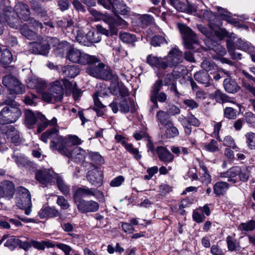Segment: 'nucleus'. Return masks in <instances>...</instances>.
<instances>
[{
	"label": "nucleus",
	"mask_w": 255,
	"mask_h": 255,
	"mask_svg": "<svg viewBox=\"0 0 255 255\" xmlns=\"http://www.w3.org/2000/svg\"><path fill=\"white\" fill-rule=\"evenodd\" d=\"M63 85L69 92H71L76 87L75 82H70L65 79L56 80L50 84L47 92L42 93V100L45 102L53 103L61 101L64 95Z\"/></svg>",
	"instance_id": "obj_1"
},
{
	"label": "nucleus",
	"mask_w": 255,
	"mask_h": 255,
	"mask_svg": "<svg viewBox=\"0 0 255 255\" xmlns=\"http://www.w3.org/2000/svg\"><path fill=\"white\" fill-rule=\"evenodd\" d=\"M30 14L28 5L22 2H17L13 9L7 7L4 11L5 21L13 28H18L21 22L20 19L28 21Z\"/></svg>",
	"instance_id": "obj_2"
},
{
	"label": "nucleus",
	"mask_w": 255,
	"mask_h": 255,
	"mask_svg": "<svg viewBox=\"0 0 255 255\" xmlns=\"http://www.w3.org/2000/svg\"><path fill=\"white\" fill-rule=\"evenodd\" d=\"M41 140L47 143L50 139V148L52 150H57L64 155H69L67 137H63L59 134L58 130L53 128L43 132L40 137Z\"/></svg>",
	"instance_id": "obj_3"
},
{
	"label": "nucleus",
	"mask_w": 255,
	"mask_h": 255,
	"mask_svg": "<svg viewBox=\"0 0 255 255\" xmlns=\"http://www.w3.org/2000/svg\"><path fill=\"white\" fill-rule=\"evenodd\" d=\"M6 105L0 112V124L5 125L16 122L21 116L18 104L15 101L5 100L1 105Z\"/></svg>",
	"instance_id": "obj_4"
},
{
	"label": "nucleus",
	"mask_w": 255,
	"mask_h": 255,
	"mask_svg": "<svg viewBox=\"0 0 255 255\" xmlns=\"http://www.w3.org/2000/svg\"><path fill=\"white\" fill-rule=\"evenodd\" d=\"M67 58L72 63L81 65L94 64L99 62V59L96 56L90 55L74 48L69 51Z\"/></svg>",
	"instance_id": "obj_5"
},
{
	"label": "nucleus",
	"mask_w": 255,
	"mask_h": 255,
	"mask_svg": "<svg viewBox=\"0 0 255 255\" xmlns=\"http://www.w3.org/2000/svg\"><path fill=\"white\" fill-rule=\"evenodd\" d=\"M178 27L184 39L186 48L198 50L199 48L198 38L192 30L184 24H178Z\"/></svg>",
	"instance_id": "obj_6"
},
{
	"label": "nucleus",
	"mask_w": 255,
	"mask_h": 255,
	"mask_svg": "<svg viewBox=\"0 0 255 255\" xmlns=\"http://www.w3.org/2000/svg\"><path fill=\"white\" fill-rule=\"evenodd\" d=\"M98 65L94 66V64H90L86 68L87 72L90 75L97 78L105 80H108L112 78V72L111 70L106 67L103 63L97 62Z\"/></svg>",
	"instance_id": "obj_7"
},
{
	"label": "nucleus",
	"mask_w": 255,
	"mask_h": 255,
	"mask_svg": "<svg viewBox=\"0 0 255 255\" xmlns=\"http://www.w3.org/2000/svg\"><path fill=\"white\" fill-rule=\"evenodd\" d=\"M163 85L162 80H157L152 86L150 90V98L156 108H158L157 101L161 103L165 102L167 100V95L164 92H159Z\"/></svg>",
	"instance_id": "obj_8"
},
{
	"label": "nucleus",
	"mask_w": 255,
	"mask_h": 255,
	"mask_svg": "<svg viewBox=\"0 0 255 255\" xmlns=\"http://www.w3.org/2000/svg\"><path fill=\"white\" fill-rule=\"evenodd\" d=\"M90 196H94L99 200L103 199L104 198L103 194L100 191L96 188H89L86 187L78 188L73 195L76 202H79L82 197Z\"/></svg>",
	"instance_id": "obj_9"
},
{
	"label": "nucleus",
	"mask_w": 255,
	"mask_h": 255,
	"mask_svg": "<svg viewBox=\"0 0 255 255\" xmlns=\"http://www.w3.org/2000/svg\"><path fill=\"white\" fill-rule=\"evenodd\" d=\"M128 95V92L125 90L122 94V97L119 100L115 99L110 104V106L114 113H117L119 110L122 113H128L129 107L128 102L125 98Z\"/></svg>",
	"instance_id": "obj_10"
},
{
	"label": "nucleus",
	"mask_w": 255,
	"mask_h": 255,
	"mask_svg": "<svg viewBox=\"0 0 255 255\" xmlns=\"http://www.w3.org/2000/svg\"><path fill=\"white\" fill-rule=\"evenodd\" d=\"M17 194L16 198V203L19 208L31 207V196L27 189L20 187L18 189Z\"/></svg>",
	"instance_id": "obj_11"
},
{
	"label": "nucleus",
	"mask_w": 255,
	"mask_h": 255,
	"mask_svg": "<svg viewBox=\"0 0 255 255\" xmlns=\"http://www.w3.org/2000/svg\"><path fill=\"white\" fill-rule=\"evenodd\" d=\"M54 175L55 173L49 169L40 170L35 173L36 179L46 186L54 183Z\"/></svg>",
	"instance_id": "obj_12"
},
{
	"label": "nucleus",
	"mask_w": 255,
	"mask_h": 255,
	"mask_svg": "<svg viewBox=\"0 0 255 255\" xmlns=\"http://www.w3.org/2000/svg\"><path fill=\"white\" fill-rule=\"evenodd\" d=\"M15 192L14 184L10 181L5 180L0 184V199L3 198L6 200L11 199Z\"/></svg>",
	"instance_id": "obj_13"
},
{
	"label": "nucleus",
	"mask_w": 255,
	"mask_h": 255,
	"mask_svg": "<svg viewBox=\"0 0 255 255\" xmlns=\"http://www.w3.org/2000/svg\"><path fill=\"white\" fill-rule=\"evenodd\" d=\"M78 210L82 213L95 212L99 209V204L93 200H80L77 204Z\"/></svg>",
	"instance_id": "obj_14"
},
{
	"label": "nucleus",
	"mask_w": 255,
	"mask_h": 255,
	"mask_svg": "<svg viewBox=\"0 0 255 255\" xmlns=\"http://www.w3.org/2000/svg\"><path fill=\"white\" fill-rule=\"evenodd\" d=\"M29 46L32 53L46 55L48 53L50 45L46 40L42 39L40 42H30Z\"/></svg>",
	"instance_id": "obj_15"
},
{
	"label": "nucleus",
	"mask_w": 255,
	"mask_h": 255,
	"mask_svg": "<svg viewBox=\"0 0 255 255\" xmlns=\"http://www.w3.org/2000/svg\"><path fill=\"white\" fill-rule=\"evenodd\" d=\"M103 172L97 168H94L88 172L87 179L95 186H100L103 183Z\"/></svg>",
	"instance_id": "obj_16"
},
{
	"label": "nucleus",
	"mask_w": 255,
	"mask_h": 255,
	"mask_svg": "<svg viewBox=\"0 0 255 255\" xmlns=\"http://www.w3.org/2000/svg\"><path fill=\"white\" fill-rule=\"evenodd\" d=\"M182 53L178 48H173L170 51L167 57L168 66H175L182 61Z\"/></svg>",
	"instance_id": "obj_17"
},
{
	"label": "nucleus",
	"mask_w": 255,
	"mask_h": 255,
	"mask_svg": "<svg viewBox=\"0 0 255 255\" xmlns=\"http://www.w3.org/2000/svg\"><path fill=\"white\" fill-rule=\"evenodd\" d=\"M49 45L54 47V50L57 54H63L69 47V44L67 41L59 42L56 38H50L48 40Z\"/></svg>",
	"instance_id": "obj_18"
},
{
	"label": "nucleus",
	"mask_w": 255,
	"mask_h": 255,
	"mask_svg": "<svg viewBox=\"0 0 255 255\" xmlns=\"http://www.w3.org/2000/svg\"><path fill=\"white\" fill-rule=\"evenodd\" d=\"M146 62L151 67L158 69H166L168 67V64L164 59L152 55H149L147 57Z\"/></svg>",
	"instance_id": "obj_19"
},
{
	"label": "nucleus",
	"mask_w": 255,
	"mask_h": 255,
	"mask_svg": "<svg viewBox=\"0 0 255 255\" xmlns=\"http://www.w3.org/2000/svg\"><path fill=\"white\" fill-rule=\"evenodd\" d=\"M111 3L112 4V11L115 16H118L119 14L126 15L129 11V8L127 7L124 1L113 0V2H111Z\"/></svg>",
	"instance_id": "obj_20"
},
{
	"label": "nucleus",
	"mask_w": 255,
	"mask_h": 255,
	"mask_svg": "<svg viewBox=\"0 0 255 255\" xmlns=\"http://www.w3.org/2000/svg\"><path fill=\"white\" fill-rule=\"evenodd\" d=\"M69 155H65L68 158H73L76 162H81L85 160L86 152L80 147H75L71 149L69 148Z\"/></svg>",
	"instance_id": "obj_21"
},
{
	"label": "nucleus",
	"mask_w": 255,
	"mask_h": 255,
	"mask_svg": "<svg viewBox=\"0 0 255 255\" xmlns=\"http://www.w3.org/2000/svg\"><path fill=\"white\" fill-rule=\"evenodd\" d=\"M27 85L28 87L35 89L37 92L40 93L45 88L46 83L41 78L32 77L28 79Z\"/></svg>",
	"instance_id": "obj_22"
},
{
	"label": "nucleus",
	"mask_w": 255,
	"mask_h": 255,
	"mask_svg": "<svg viewBox=\"0 0 255 255\" xmlns=\"http://www.w3.org/2000/svg\"><path fill=\"white\" fill-rule=\"evenodd\" d=\"M8 138H10L12 142L19 143L20 141L19 131L12 126L6 127L5 129L2 130Z\"/></svg>",
	"instance_id": "obj_23"
},
{
	"label": "nucleus",
	"mask_w": 255,
	"mask_h": 255,
	"mask_svg": "<svg viewBox=\"0 0 255 255\" xmlns=\"http://www.w3.org/2000/svg\"><path fill=\"white\" fill-rule=\"evenodd\" d=\"M156 152L158 154L159 159L165 162H170L172 161L174 156L166 148L162 146H158L156 149Z\"/></svg>",
	"instance_id": "obj_24"
},
{
	"label": "nucleus",
	"mask_w": 255,
	"mask_h": 255,
	"mask_svg": "<svg viewBox=\"0 0 255 255\" xmlns=\"http://www.w3.org/2000/svg\"><path fill=\"white\" fill-rule=\"evenodd\" d=\"M39 216L41 219L54 218L60 216L59 211L50 207H43L39 212Z\"/></svg>",
	"instance_id": "obj_25"
},
{
	"label": "nucleus",
	"mask_w": 255,
	"mask_h": 255,
	"mask_svg": "<svg viewBox=\"0 0 255 255\" xmlns=\"http://www.w3.org/2000/svg\"><path fill=\"white\" fill-rule=\"evenodd\" d=\"M17 29H19L21 34L28 39H34L37 36L35 33L28 28L26 23L21 22Z\"/></svg>",
	"instance_id": "obj_26"
},
{
	"label": "nucleus",
	"mask_w": 255,
	"mask_h": 255,
	"mask_svg": "<svg viewBox=\"0 0 255 255\" xmlns=\"http://www.w3.org/2000/svg\"><path fill=\"white\" fill-rule=\"evenodd\" d=\"M229 188V184L223 181L217 182L214 185V193L217 195H223L225 194Z\"/></svg>",
	"instance_id": "obj_27"
},
{
	"label": "nucleus",
	"mask_w": 255,
	"mask_h": 255,
	"mask_svg": "<svg viewBox=\"0 0 255 255\" xmlns=\"http://www.w3.org/2000/svg\"><path fill=\"white\" fill-rule=\"evenodd\" d=\"M194 78L198 82L204 84L206 87L209 86L210 84V77L207 72L199 71L194 75Z\"/></svg>",
	"instance_id": "obj_28"
},
{
	"label": "nucleus",
	"mask_w": 255,
	"mask_h": 255,
	"mask_svg": "<svg viewBox=\"0 0 255 255\" xmlns=\"http://www.w3.org/2000/svg\"><path fill=\"white\" fill-rule=\"evenodd\" d=\"M62 72L65 76L74 78L79 73V69L74 65H67L62 68Z\"/></svg>",
	"instance_id": "obj_29"
},
{
	"label": "nucleus",
	"mask_w": 255,
	"mask_h": 255,
	"mask_svg": "<svg viewBox=\"0 0 255 255\" xmlns=\"http://www.w3.org/2000/svg\"><path fill=\"white\" fill-rule=\"evenodd\" d=\"M224 86L225 90L231 93H234L239 89L237 83L230 78H227L224 80Z\"/></svg>",
	"instance_id": "obj_30"
},
{
	"label": "nucleus",
	"mask_w": 255,
	"mask_h": 255,
	"mask_svg": "<svg viewBox=\"0 0 255 255\" xmlns=\"http://www.w3.org/2000/svg\"><path fill=\"white\" fill-rule=\"evenodd\" d=\"M157 122L164 127L171 125L168 114L163 111H159L156 115Z\"/></svg>",
	"instance_id": "obj_31"
},
{
	"label": "nucleus",
	"mask_w": 255,
	"mask_h": 255,
	"mask_svg": "<svg viewBox=\"0 0 255 255\" xmlns=\"http://www.w3.org/2000/svg\"><path fill=\"white\" fill-rule=\"evenodd\" d=\"M13 60V57L11 52L8 49L4 50L0 55V64L3 67L10 64Z\"/></svg>",
	"instance_id": "obj_32"
},
{
	"label": "nucleus",
	"mask_w": 255,
	"mask_h": 255,
	"mask_svg": "<svg viewBox=\"0 0 255 255\" xmlns=\"http://www.w3.org/2000/svg\"><path fill=\"white\" fill-rule=\"evenodd\" d=\"M36 122V118L34 114L30 110L25 111L24 123L26 126L30 128Z\"/></svg>",
	"instance_id": "obj_33"
},
{
	"label": "nucleus",
	"mask_w": 255,
	"mask_h": 255,
	"mask_svg": "<svg viewBox=\"0 0 255 255\" xmlns=\"http://www.w3.org/2000/svg\"><path fill=\"white\" fill-rule=\"evenodd\" d=\"M40 118L42 123L38 126L37 129V131L38 132H40L41 131L44 130L48 127V125L54 126L57 124V119L55 118H53L51 120L48 121L44 116L41 115Z\"/></svg>",
	"instance_id": "obj_34"
},
{
	"label": "nucleus",
	"mask_w": 255,
	"mask_h": 255,
	"mask_svg": "<svg viewBox=\"0 0 255 255\" xmlns=\"http://www.w3.org/2000/svg\"><path fill=\"white\" fill-rule=\"evenodd\" d=\"M199 166L202 170V175L201 177V180L202 183L208 184L211 181V177L203 162H199Z\"/></svg>",
	"instance_id": "obj_35"
},
{
	"label": "nucleus",
	"mask_w": 255,
	"mask_h": 255,
	"mask_svg": "<svg viewBox=\"0 0 255 255\" xmlns=\"http://www.w3.org/2000/svg\"><path fill=\"white\" fill-rule=\"evenodd\" d=\"M123 145L125 146V148L131 154L133 155V157L137 160H139L141 158V155L139 154V151L137 148H134L132 144L128 143L126 141H123Z\"/></svg>",
	"instance_id": "obj_36"
},
{
	"label": "nucleus",
	"mask_w": 255,
	"mask_h": 255,
	"mask_svg": "<svg viewBox=\"0 0 255 255\" xmlns=\"http://www.w3.org/2000/svg\"><path fill=\"white\" fill-rule=\"evenodd\" d=\"M9 91L10 94H20L25 92V89L24 86L17 80Z\"/></svg>",
	"instance_id": "obj_37"
},
{
	"label": "nucleus",
	"mask_w": 255,
	"mask_h": 255,
	"mask_svg": "<svg viewBox=\"0 0 255 255\" xmlns=\"http://www.w3.org/2000/svg\"><path fill=\"white\" fill-rule=\"evenodd\" d=\"M9 91L10 94H20L25 92V89L24 86L17 80Z\"/></svg>",
	"instance_id": "obj_38"
},
{
	"label": "nucleus",
	"mask_w": 255,
	"mask_h": 255,
	"mask_svg": "<svg viewBox=\"0 0 255 255\" xmlns=\"http://www.w3.org/2000/svg\"><path fill=\"white\" fill-rule=\"evenodd\" d=\"M76 39L80 44L89 46V42L88 40L87 33L86 34L82 30L80 29L77 31Z\"/></svg>",
	"instance_id": "obj_39"
},
{
	"label": "nucleus",
	"mask_w": 255,
	"mask_h": 255,
	"mask_svg": "<svg viewBox=\"0 0 255 255\" xmlns=\"http://www.w3.org/2000/svg\"><path fill=\"white\" fill-rule=\"evenodd\" d=\"M228 249L230 251L238 250L240 248V244L233 236H228L226 239Z\"/></svg>",
	"instance_id": "obj_40"
},
{
	"label": "nucleus",
	"mask_w": 255,
	"mask_h": 255,
	"mask_svg": "<svg viewBox=\"0 0 255 255\" xmlns=\"http://www.w3.org/2000/svg\"><path fill=\"white\" fill-rule=\"evenodd\" d=\"M253 169V167L252 166L240 168V171L239 173V176L240 180L243 182L247 181L249 179L251 170Z\"/></svg>",
	"instance_id": "obj_41"
},
{
	"label": "nucleus",
	"mask_w": 255,
	"mask_h": 255,
	"mask_svg": "<svg viewBox=\"0 0 255 255\" xmlns=\"http://www.w3.org/2000/svg\"><path fill=\"white\" fill-rule=\"evenodd\" d=\"M171 3L178 11L185 12L188 9L192 10L188 8L187 4L180 0H171Z\"/></svg>",
	"instance_id": "obj_42"
},
{
	"label": "nucleus",
	"mask_w": 255,
	"mask_h": 255,
	"mask_svg": "<svg viewBox=\"0 0 255 255\" xmlns=\"http://www.w3.org/2000/svg\"><path fill=\"white\" fill-rule=\"evenodd\" d=\"M119 37L120 39L124 43H131L136 41L135 36L128 32L120 33Z\"/></svg>",
	"instance_id": "obj_43"
},
{
	"label": "nucleus",
	"mask_w": 255,
	"mask_h": 255,
	"mask_svg": "<svg viewBox=\"0 0 255 255\" xmlns=\"http://www.w3.org/2000/svg\"><path fill=\"white\" fill-rule=\"evenodd\" d=\"M87 37L89 42V46H90L92 43H98L101 40L100 34L96 31H89L87 33Z\"/></svg>",
	"instance_id": "obj_44"
},
{
	"label": "nucleus",
	"mask_w": 255,
	"mask_h": 255,
	"mask_svg": "<svg viewBox=\"0 0 255 255\" xmlns=\"http://www.w3.org/2000/svg\"><path fill=\"white\" fill-rule=\"evenodd\" d=\"M31 245L35 249L41 250H44L46 247H54V245L49 242H38L34 240H31Z\"/></svg>",
	"instance_id": "obj_45"
},
{
	"label": "nucleus",
	"mask_w": 255,
	"mask_h": 255,
	"mask_svg": "<svg viewBox=\"0 0 255 255\" xmlns=\"http://www.w3.org/2000/svg\"><path fill=\"white\" fill-rule=\"evenodd\" d=\"M219 140L222 141L224 144V145L231 147L233 149L237 148L234 139L230 135H226L224 137L223 139H221L219 137H218Z\"/></svg>",
	"instance_id": "obj_46"
},
{
	"label": "nucleus",
	"mask_w": 255,
	"mask_h": 255,
	"mask_svg": "<svg viewBox=\"0 0 255 255\" xmlns=\"http://www.w3.org/2000/svg\"><path fill=\"white\" fill-rule=\"evenodd\" d=\"M18 79L12 75H8L4 76L2 79L3 85L7 87L8 90L12 87V85Z\"/></svg>",
	"instance_id": "obj_47"
},
{
	"label": "nucleus",
	"mask_w": 255,
	"mask_h": 255,
	"mask_svg": "<svg viewBox=\"0 0 255 255\" xmlns=\"http://www.w3.org/2000/svg\"><path fill=\"white\" fill-rule=\"evenodd\" d=\"M166 127V129L165 131V135L167 138L174 137L178 135V130L173 125L172 123H171V126H167Z\"/></svg>",
	"instance_id": "obj_48"
},
{
	"label": "nucleus",
	"mask_w": 255,
	"mask_h": 255,
	"mask_svg": "<svg viewBox=\"0 0 255 255\" xmlns=\"http://www.w3.org/2000/svg\"><path fill=\"white\" fill-rule=\"evenodd\" d=\"M167 41L165 38L162 36L155 35L150 41V44L153 46H160L161 45L167 44Z\"/></svg>",
	"instance_id": "obj_49"
},
{
	"label": "nucleus",
	"mask_w": 255,
	"mask_h": 255,
	"mask_svg": "<svg viewBox=\"0 0 255 255\" xmlns=\"http://www.w3.org/2000/svg\"><path fill=\"white\" fill-rule=\"evenodd\" d=\"M20 243V240L18 238L15 237H10L4 243V246L9 248L10 250H13L18 246Z\"/></svg>",
	"instance_id": "obj_50"
},
{
	"label": "nucleus",
	"mask_w": 255,
	"mask_h": 255,
	"mask_svg": "<svg viewBox=\"0 0 255 255\" xmlns=\"http://www.w3.org/2000/svg\"><path fill=\"white\" fill-rule=\"evenodd\" d=\"M177 71L175 69H174L173 71V74H168L165 76L164 79V85L166 86L170 85L175 83V79L176 78L180 76V73H176Z\"/></svg>",
	"instance_id": "obj_51"
},
{
	"label": "nucleus",
	"mask_w": 255,
	"mask_h": 255,
	"mask_svg": "<svg viewBox=\"0 0 255 255\" xmlns=\"http://www.w3.org/2000/svg\"><path fill=\"white\" fill-rule=\"evenodd\" d=\"M109 25V30L112 35H117L118 32V26L114 21V18L113 17L109 16L106 21Z\"/></svg>",
	"instance_id": "obj_52"
},
{
	"label": "nucleus",
	"mask_w": 255,
	"mask_h": 255,
	"mask_svg": "<svg viewBox=\"0 0 255 255\" xmlns=\"http://www.w3.org/2000/svg\"><path fill=\"white\" fill-rule=\"evenodd\" d=\"M255 228V221L251 220L247 223H243L240 225L239 229L241 231L247 232L252 231Z\"/></svg>",
	"instance_id": "obj_53"
},
{
	"label": "nucleus",
	"mask_w": 255,
	"mask_h": 255,
	"mask_svg": "<svg viewBox=\"0 0 255 255\" xmlns=\"http://www.w3.org/2000/svg\"><path fill=\"white\" fill-rule=\"evenodd\" d=\"M201 67L206 71V72L215 70L216 66L213 62L209 60L205 59L201 64Z\"/></svg>",
	"instance_id": "obj_54"
},
{
	"label": "nucleus",
	"mask_w": 255,
	"mask_h": 255,
	"mask_svg": "<svg viewBox=\"0 0 255 255\" xmlns=\"http://www.w3.org/2000/svg\"><path fill=\"white\" fill-rule=\"evenodd\" d=\"M90 159L98 164H103L104 163L103 157L98 152H90L89 153Z\"/></svg>",
	"instance_id": "obj_55"
},
{
	"label": "nucleus",
	"mask_w": 255,
	"mask_h": 255,
	"mask_svg": "<svg viewBox=\"0 0 255 255\" xmlns=\"http://www.w3.org/2000/svg\"><path fill=\"white\" fill-rule=\"evenodd\" d=\"M89 12L93 16H94L97 20H102L106 22L109 16H106L105 14H103L93 8L90 9Z\"/></svg>",
	"instance_id": "obj_56"
},
{
	"label": "nucleus",
	"mask_w": 255,
	"mask_h": 255,
	"mask_svg": "<svg viewBox=\"0 0 255 255\" xmlns=\"http://www.w3.org/2000/svg\"><path fill=\"white\" fill-rule=\"evenodd\" d=\"M204 148L206 150L212 152L219 150L217 142L214 139H212L210 143L206 144Z\"/></svg>",
	"instance_id": "obj_57"
},
{
	"label": "nucleus",
	"mask_w": 255,
	"mask_h": 255,
	"mask_svg": "<svg viewBox=\"0 0 255 255\" xmlns=\"http://www.w3.org/2000/svg\"><path fill=\"white\" fill-rule=\"evenodd\" d=\"M246 137L249 147L251 149H255V133L248 132L246 134Z\"/></svg>",
	"instance_id": "obj_58"
},
{
	"label": "nucleus",
	"mask_w": 255,
	"mask_h": 255,
	"mask_svg": "<svg viewBox=\"0 0 255 255\" xmlns=\"http://www.w3.org/2000/svg\"><path fill=\"white\" fill-rule=\"evenodd\" d=\"M57 183L59 190L65 195L69 194L70 189L69 187L65 184L64 181L61 179H58Z\"/></svg>",
	"instance_id": "obj_59"
},
{
	"label": "nucleus",
	"mask_w": 255,
	"mask_h": 255,
	"mask_svg": "<svg viewBox=\"0 0 255 255\" xmlns=\"http://www.w3.org/2000/svg\"><path fill=\"white\" fill-rule=\"evenodd\" d=\"M68 140V147L71 149L72 145L80 144L81 143V139L76 135H69L67 137Z\"/></svg>",
	"instance_id": "obj_60"
},
{
	"label": "nucleus",
	"mask_w": 255,
	"mask_h": 255,
	"mask_svg": "<svg viewBox=\"0 0 255 255\" xmlns=\"http://www.w3.org/2000/svg\"><path fill=\"white\" fill-rule=\"evenodd\" d=\"M200 124L199 121L193 115L188 117V119H186L183 123L184 125L188 124L190 126L192 125L195 127H198Z\"/></svg>",
	"instance_id": "obj_61"
},
{
	"label": "nucleus",
	"mask_w": 255,
	"mask_h": 255,
	"mask_svg": "<svg viewBox=\"0 0 255 255\" xmlns=\"http://www.w3.org/2000/svg\"><path fill=\"white\" fill-rule=\"evenodd\" d=\"M224 116L229 119H235L237 117L236 111L233 108L230 107H227L225 109Z\"/></svg>",
	"instance_id": "obj_62"
},
{
	"label": "nucleus",
	"mask_w": 255,
	"mask_h": 255,
	"mask_svg": "<svg viewBox=\"0 0 255 255\" xmlns=\"http://www.w3.org/2000/svg\"><path fill=\"white\" fill-rule=\"evenodd\" d=\"M57 204L63 210H66L69 207V204L67 200H66L64 197L61 196H58Z\"/></svg>",
	"instance_id": "obj_63"
},
{
	"label": "nucleus",
	"mask_w": 255,
	"mask_h": 255,
	"mask_svg": "<svg viewBox=\"0 0 255 255\" xmlns=\"http://www.w3.org/2000/svg\"><path fill=\"white\" fill-rule=\"evenodd\" d=\"M239 48L241 50L250 53V55L255 52V47L248 43H243Z\"/></svg>",
	"instance_id": "obj_64"
}]
</instances>
